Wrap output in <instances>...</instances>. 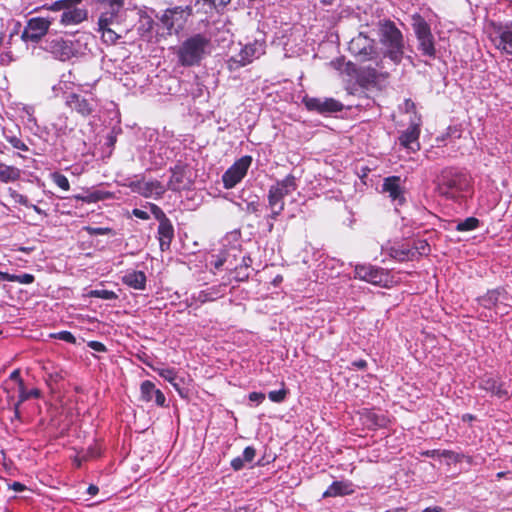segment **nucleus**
<instances>
[{"mask_svg": "<svg viewBox=\"0 0 512 512\" xmlns=\"http://www.w3.org/2000/svg\"><path fill=\"white\" fill-rule=\"evenodd\" d=\"M378 37L383 56L396 65L400 64L404 57L405 42L402 32L395 23L390 20L379 22Z\"/></svg>", "mask_w": 512, "mask_h": 512, "instance_id": "nucleus-1", "label": "nucleus"}, {"mask_svg": "<svg viewBox=\"0 0 512 512\" xmlns=\"http://www.w3.org/2000/svg\"><path fill=\"white\" fill-rule=\"evenodd\" d=\"M471 191V177L464 171L446 168L438 181V192L447 199L458 201Z\"/></svg>", "mask_w": 512, "mask_h": 512, "instance_id": "nucleus-2", "label": "nucleus"}, {"mask_svg": "<svg viewBox=\"0 0 512 512\" xmlns=\"http://www.w3.org/2000/svg\"><path fill=\"white\" fill-rule=\"evenodd\" d=\"M210 37L197 33L184 40L178 47V63L184 67L199 65L207 53Z\"/></svg>", "mask_w": 512, "mask_h": 512, "instance_id": "nucleus-3", "label": "nucleus"}, {"mask_svg": "<svg viewBox=\"0 0 512 512\" xmlns=\"http://www.w3.org/2000/svg\"><path fill=\"white\" fill-rule=\"evenodd\" d=\"M47 9L55 12L56 15L51 18L65 27L78 25L88 17V11L82 6V0H57Z\"/></svg>", "mask_w": 512, "mask_h": 512, "instance_id": "nucleus-4", "label": "nucleus"}, {"mask_svg": "<svg viewBox=\"0 0 512 512\" xmlns=\"http://www.w3.org/2000/svg\"><path fill=\"white\" fill-rule=\"evenodd\" d=\"M266 42L264 39H255L241 47L240 51L231 55L227 60L230 71L237 70L252 63L255 59L265 54Z\"/></svg>", "mask_w": 512, "mask_h": 512, "instance_id": "nucleus-5", "label": "nucleus"}, {"mask_svg": "<svg viewBox=\"0 0 512 512\" xmlns=\"http://www.w3.org/2000/svg\"><path fill=\"white\" fill-rule=\"evenodd\" d=\"M147 207L159 222L157 230L159 245L162 251H166L170 248L171 242L174 238V227L172 222L158 205L149 202L147 203Z\"/></svg>", "mask_w": 512, "mask_h": 512, "instance_id": "nucleus-6", "label": "nucleus"}, {"mask_svg": "<svg viewBox=\"0 0 512 512\" xmlns=\"http://www.w3.org/2000/svg\"><path fill=\"white\" fill-rule=\"evenodd\" d=\"M348 49L355 59L360 62L370 61L378 56L375 40L362 32L349 42Z\"/></svg>", "mask_w": 512, "mask_h": 512, "instance_id": "nucleus-7", "label": "nucleus"}, {"mask_svg": "<svg viewBox=\"0 0 512 512\" xmlns=\"http://www.w3.org/2000/svg\"><path fill=\"white\" fill-rule=\"evenodd\" d=\"M53 23L51 17H32L22 31L21 39L26 43H39Z\"/></svg>", "mask_w": 512, "mask_h": 512, "instance_id": "nucleus-8", "label": "nucleus"}, {"mask_svg": "<svg viewBox=\"0 0 512 512\" xmlns=\"http://www.w3.org/2000/svg\"><path fill=\"white\" fill-rule=\"evenodd\" d=\"M65 103L72 111L82 117L92 116L98 108V101L91 93H70L66 96Z\"/></svg>", "mask_w": 512, "mask_h": 512, "instance_id": "nucleus-9", "label": "nucleus"}, {"mask_svg": "<svg viewBox=\"0 0 512 512\" xmlns=\"http://www.w3.org/2000/svg\"><path fill=\"white\" fill-rule=\"evenodd\" d=\"M413 29L418 40V50L422 55L429 58H435L436 49L434 45V37L431 33L430 26L422 18L418 19L413 24Z\"/></svg>", "mask_w": 512, "mask_h": 512, "instance_id": "nucleus-10", "label": "nucleus"}, {"mask_svg": "<svg viewBox=\"0 0 512 512\" xmlns=\"http://www.w3.org/2000/svg\"><path fill=\"white\" fill-rule=\"evenodd\" d=\"M252 157L249 155L242 156L234 162L222 175L223 186L226 189L235 187L246 176L249 167L252 164Z\"/></svg>", "mask_w": 512, "mask_h": 512, "instance_id": "nucleus-11", "label": "nucleus"}, {"mask_svg": "<svg viewBox=\"0 0 512 512\" xmlns=\"http://www.w3.org/2000/svg\"><path fill=\"white\" fill-rule=\"evenodd\" d=\"M226 292V284H218L207 287L200 291L192 293L187 299L186 304L188 307L198 309L202 305L216 301L222 298Z\"/></svg>", "mask_w": 512, "mask_h": 512, "instance_id": "nucleus-12", "label": "nucleus"}, {"mask_svg": "<svg viewBox=\"0 0 512 512\" xmlns=\"http://www.w3.org/2000/svg\"><path fill=\"white\" fill-rule=\"evenodd\" d=\"M127 187L132 192L137 193L145 198L160 199L166 192V187L158 180L145 181L144 177L130 180Z\"/></svg>", "mask_w": 512, "mask_h": 512, "instance_id": "nucleus-13", "label": "nucleus"}, {"mask_svg": "<svg viewBox=\"0 0 512 512\" xmlns=\"http://www.w3.org/2000/svg\"><path fill=\"white\" fill-rule=\"evenodd\" d=\"M354 278L373 285L385 287L388 283V273L380 267L371 264H357L354 269Z\"/></svg>", "mask_w": 512, "mask_h": 512, "instance_id": "nucleus-14", "label": "nucleus"}, {"mask_svg": "<svg viewBox=\"0 0 512 512\" xmlns=\"http://www.w3.org/2000/svg\"><path fill=\"white\" fill-rule=\"evenodd\" d=\"M171 177L167 183L166 191H181L190 188L193 183L192 173L189 166L183 162H178L170 168Z\"/></svg>", "mask_w": 512, "mask_h": 512, "instance_id": "nucleus-15", "label": "nucleus"}, {"mask_svg": "<svg viewBox=\"0 0 512 512\" xmlns=\"http://www.w3.org/2000/svg\"><path fill=\"white\" fill-rule=\"evenodd\" d=\"M186 11L189 15L191 13V8L189 6H186L185 8L176 6L173 8H168L164 11L160 20L170 34L173 32L177 33L180 29H182L185 22L184 13Z\"/></svg>", "mask_w": 512, "mask_h": 512, "instance_id": "nucleus-16", "label": "nucleus"}, {"mask_svg": "<svg viewBox=\"0 0 512 512\" xmlns=\"http://www.w3.org/2000/svg\"><path fill=\"white\" fill-rule=\"evenodd\" d=\"M490 38L497 49L512 54V22L494 26Z\"/></svg>", "mask_w": 512, "mask_h": 512, "instance_id": "nucleus-17", "label": "nucleus"}, {"mask_svg": "<svg viewBox=\"0 0 512 512\" xmlns=\"http://www.w3.org/2000/svg\"><path fill=\"white\" fill-rule=\"evenodd\" d=\"M41 48L60 61H67L73 57V52L71 46L68 45V40L61 37H49L45 39Z\"/></svg>", "mask_w": 512, "mask_h": 512, "instance_id": "nucleus-18", "label": "nucleus"}, {"mask_svg": "<svg viewBox=\"0 0 512 512\" xmlns=\"http://www.w3.org/2000/svg\"><path fill=\"white\" fill-rule=\"evenodd\" d=\"M479 388L486 391L491 396L507 400L510 398V384L498 378L485 375L479 379Z\"/></svg>", "mask_w": 512, "mask_h": 512, "instance_id": "nucleus-19", "label": "nucleus"}, {"mask_svg": "<svg viewBox=\"0 0 512 512\" xmlns=\"http://www.w3.org/2000/svg\"><path fill=\"white\" fill-rule=\"evenodd\" d=\"M304 103L309 111L320 114H330L343 109V104L333 98H305Z\"/></svg>", "mask_w": 512, "mask_h": 512, "instance_id": "nucleus-20", "label": "nucleus"}, {"mask_svg": "<svg viewBox=\"0 0 512 512\" xmlns=\"http://www.w3.org/2000/svg\"><path fill=\"white\" fill-rule=\"evenodd\" d=\"M140 400L146 403L154 400L155 404L160 407H164L166 403L163 392L149 380L143 381L140 385Z\"/></svg>", "mask_w": 512, "mask_h": 512, "instance_id": "nucleus-21", "label": "nucleus"}, {"mask_svg": "<svg viewBox=\"0 0 512 512\" xmlns=\"http://www.w3.org/2000/svg\"><path fill=\"white\" fill-rule=\"evenodd\" d=\"M382 191L387 193L391 200L397 202V204H403L405 201L404 190L401 186V178L399 176L384 178Z\"/></svg>", "mask_w": 512, "mask_h": 512, "instance_id": "nucleus-22", "label": "nucleus"}, {"mask_svg": "<svg viewBox=\"0 0 512 512\" xmlns=\"http://www.w3.org/2000/svg\"><path fill=\"white\" fill-rule=\"evenodd\" d=\"M420 129L417 125L409 126L399 136V143L409 152H416L420 149L419 143Z\"/></svg>", "mask_w": 512, "mask_h": 512, "instance_id": "nucleus-23", "label": "nucleus"}, {"mask_svg": "<svg viewBox=\"0 0 512 512\" xmlns=\"http://www.w3.org/2000/svg\"><path fill=\"white\" fill-rule=\"evenodd\" d=\"M508 292L504 288L489 290L485 295L478 298V302L486 309H492L498 303L508 301Z\"/></svg>", "mask_w": 512, "mask_h": 512, "instance_id": "nucleus-24", "label": "nucleus"}, {"mask_svg": "<svg viewBox=\"0 0 512 512\" xmlns=\"http://www.w3.org/2000/svg\"><path fill=\"white\" fill-rule=\"evenodd\" d=\"M355 492L354 484L349 480L334 481L323 493V498L351 495Z\"/></svg>", "mask_w": 512, "mask_h": 512, "instance_id": "nucleus-25", "label": "nucleus"}, {"mask_svg": "<svg viewBox=\"0 0 512 512\" xmlns=\"http://www.w3.org/2000/svg\"><path fill=\"white\" fill-rule=\"evenodd\" d=\"M270 189L284 200L285 196L291 194L297 189L296 177L288 174L284 179L277 181Z\"/></svg>", "mask_w": 512, "mask_h": 512, "instance_id": "nucleus-26", "label": "nucleus"}, {"mask_svg": "<svg viewBox=\"0 0 512 512\" xmlns=\"http://www.w3.org/2000/svg\"><path fill=\"white\" fill-rule=\"evenodd\" d=\"M122 280L124 284L136 290H143L146 286V275L143 271L127 272Z\"/></svg>", "mask_w": 512, "mask_h": 512, "instance_id": "nucleus-27", "label": "nucleus"}, {"mask_svg": "<svg viewBox=\"0 0 512 512\" xmlns=\"http://www.w3.org/2000/svg\"><path fill=\"white\" fill-rule=\"evenodd\" d=\"M377 79L378 73L376 69L371 67L361 68L356 74V80L362 87H368L369 85L375 84Z\"/></svg>", "mask_w": 512, "mask_h": 512, "instance_id": "nucleus-28", "label": "nucleus"}, {"mask_svg": "<svg viewBox=\"0 0 512 512\" xmlns=\"http://www.w3.org/2000/svg\"><path fill=\"white\" fill-rule=\"evenodd\" d=\"M21 176V171L15 166H9L0 162V181L9 183L17 181Z\"/></svg>", "mask_w": 512, "mask_h": 512, "instance_id": "nucleus-29", "label": "nucleus"}, {"mask_svg": "<svg viewBox=\"0 0 512 512\" xmlns=\"http://www.w3.org/2000/svg\"><path fill=\"white\" fill-rule=\"evenodd\" d=\"M90 36L87 34H83L79 36L75 40H68V45L71 46V50L73 52V57H78L80 55L85 54L87 50L88 40Z\"/></svg>", "mask_w": 512, "mask_h": 512, "instance_id": "nucleus-30", "label": "nucleus"}, {"mask_svg": "<svg viewBox=\"0 0 512 512\" xmlns=\"http://www.w3.org/2000/svg\"><path fill=\"white\" fill-rule=\"evenodd\" d=\"M390 255L397 261H409L415 259L411 247L405 245L392 247Z\"/></svg>", "mask_w": 512, "mask_h": 512, "instance_id": "nucleus-31", "label": "nucleus"}, {"mask_svg": "<svg viewBox=\"0 0 512 512\" xmlns=\"http://www.w3.org/2000/svg\"><path fill=\"white\" fill-rule=\"evenodd\" d=\"M119 13H120L119 11H116L114 9L106 8V10L101 12V14L99 16L98 26L99 27L112 26L116 22Z\"/></svg>", "mask_w": 512, "mask_h": 512, "instance_id": "nucleus-32", "label": "nucleus"}, {"mask_svg": "<svg viewBox=\"0 0 512 512\" xmlns=\"http://www.w3.org/2000/svg\"><path fill=\"white\" fill-rule=\"evenodd\" d=\"M235 204L238 206V208L241 211L251 213V214L257 215L261 210V204L256 196H255L254 200H251V201L243 200L242 202H235Z\"/></svg>", "mask_w": 512, "mask_h": 512, "instance_id": "nucleus-33", "label": "nucleus"}, {"mask_svg": "<svg viewBox=\"0 0 512 512\" xmlns=\"http://www.w3.org/2000/svg\"><path fill=\"white\" fill-rule=\"evenodd\" d=\"M1 275H2V279L4 281L18 282L20 284H31L35 280L34 276L29 273H23L20 275L8 273V274H1Z\"/></svg>", "mask_w": 512, "mask_h": 512, "instance_id": "nucleus-34", "label": "nucleus"}, {"mask_svg": "<svg viewBox=\"0 0 512 512\" xmlns=\"http://www.w3.org/2000/svg\"><path fill=\"white\" fill-rule=\"evenodd\" d=\"M480 226L479 219L475 217H468L462 221H459L456 225V230L459 232L473 231Z\"/></svg>", "mask_w": 512, "mask_h": 512, "instance_id": "nucleus-35", "label": "nucleus"}, {"mask_svg": "<svg viewBox=\"0 0 512 512\" xmlns=\"http://www.w3.org/2000/svg\"><path fill=\"white\" fill-rule=\"evenodd\" d=\"M415 258L423 255H428L430 252V246L424 239H418L414 241L413 247H411Z\"/></svg>", "mask_w": 512, "mask_h": 512, "instance_id": "nucleus-36", "label": "nucleus"}, {"mask_svg": "<svg viewBox=\"0 0 512 512\" xmlns=\"http://www.w3.org/2000/svg\"><path fill=\"white\" fill-rule=\"evenodd\" d=\"M88 296L91 298H100L104 300H115L118 298V295L111 290L106 289H94L89 291Z\"/></svg>", "mask_w": 512, "mask_h": 512, "instance_id": "nucleus-37", "label": "nucleus"}, {"mask_svg": "<svg viewBox=\"0 0 512 512\" xmlns=\"http://www.w3.org/2000/svg\"><path fill=\"white\" fill-rule=\"evenodd\" d=\"M52 181L61 189L68 191L70 189V183L68 178L60 173V172H54L51 174Z\"/></svg>", "mask_w": 512, "mask_h": 512, "instance_id": "nucleus-38", "label": "nucleus"}, {"mask_svg": "<svg viewBox=\"0 0 512 512\" xmlns=\"http://www.w3.org/2000/svg\"><path fill=\"white\" fill-rule=\"evenodd\" d=\"M99 31L102 33L104 42L114 44L119 38V35L110 27H99Z\"/></svg>", "mask_w": 512, "mask_h": 512, "instance_id": "nucleus-39", "label": "nucleus"}, {"mask_svg": "<svg viewBox=\"0 0 512 512\" xmlns=\"http://www.w3.org/2000/svg\"><path fill=\"white\" fill-rule=\"evenodd\" d=\"M204 5L209 7V11L216 10L217 12L222 11L231 0H201Z\"/></svg>", "mask_w": 512, "mask_h": 512, "instance_id": "nucleus-40", "label": "nucleus"}, {"mask_svg": "<svg viewBox=\"0 0 512 512\" xmlns=\"http://www.w3.org/2000/svg\"><path fill=\"white\" fill-rule=\"evenodd\" d=\"M40 397V390L39 389H31L27 391L24 386L20 388L19 391V403H23L27 401L30 398H39Z\"/></svg>", "mask_w": 512, "mask_h": 512, "instance_id": "nucleus-41", "label": "nucleus"}, {"mask_svg": "<svg viewBox=\"0 0 512 512\" xmlns=\"http://www.w3.org/2000/svg\"><path fill=\"white\" fill-rule=\"evenodd\" d=\"M4 135L6 140L13 146V148L21 151H28V146L23 141H21L17 136L8 135L6 131H4Z\"/></svg>", "mask_w": 512, "mask_h": 512, "instance_id": "nucleus-42", "label": "nucleus"}, {"mask_svg": "<svg viewBox=\"0 0 512 512\" xmlns=\"http://www.w3.org/2000/svg\"><path fill=\"white\" fill-rule=\"evenodd\" d=\"M287 394H288V390L285 389V388H282L280 390H274V391H270L268 393V398L272 401V402H275V403H282L286 397H287Z\"/></svg>", "mask_w": 512, "mask_h": 512, "instance_id": "nucleus-43", "label": "nucleus"}, {"mask_svg": "<svg viewBox=\"0 0 512 512\" xmlns=\"http://www.w3.org/2000/svg\"><path fill=\"white\" fill-rule=\"evenodd\" d=\"M50 337L54 338V339H59V340H62V341H65V342L71 343V344L76 343L75 336L69 331H60V332H56V333H51Z\"/></svg>", "mask_w": 512, "mask_h": 512, "instance_id": "nucleus-44", "label": "nucleus"}, {"mask_svg": "<svg viewBox=\"0 0 512 512\" xmlns=\"http://www.w3.org/2000/svg\"><path fill=\"white\" fill-rule=\"evenodd\" d=\"M157 372L160 377H162L169 383H173L176 380H178L177 374L174 369H171V368L158 369Z\"/></svg>", "mask_w": 512, "mask_h": 512, "instance_id": "nucleus-45", "label": "nucleus"}, {"mask_svg": "<svg viewBox=\"0 0 512 512\" xmlns=\"http://www.w3.org/2000/svg\"><path fill=\"white\" fill-rule=\"evenodd\" d=\"M107 197H108L107 192L94 191V192H91L90 194H88L87 196H85V198H81V200L84 202H87V203H93V202H97L100 200H104Z\"/></svg>", "mask_w": 512, "mask_h": 512, "instance_id": "nucleus-46", "label": "nucleus"}, {"mask_svg": "<svg viewBox=\"0 0 512 512\" xmlns=\"http://www.w3.org/2000/svg\"><path fill=\"white\" fill-rule=\"evenodd\" d=\"M9 194L16 203H19L26 207H30V202H29L27 196L20 194L19 192H17L16 190H13L12 188H9Z\"/></svg>", "mask_w": 512, "mask_h": 512, "instance_id": "nucleus-47", "label": "nucleus"}, {"mask_svg": "<svg viewBox=\"0 0 512 512\" xmlns=\"http://www.w3.org/2000/svg\"><path fill=\"white\" fill-rule=\"evenodd\" d=\"M87 231L90 235H114V231L110 227H88Z\"/></svg>", "mask_w": 512, "mask_h": 512, "instance_id": "nucleus-48", "label": "nucleus"}, {"mask_svg": "<svg viewBox=\"0 0 512 512\" xmlns=\"http://www.w3.org/2000/svg\"><path fill=\"white\" fill-rule=\"evenodd\" d=\"M267 200H268V207H271L273 205L279 204L280 202H283L284 200L279 196V194H276L274 191H272L270 188L268 190L267 194Z\"/></svg>", "mask_w": 512, "mask_h": 512, "instance_id": "nucleus-49", "label": "nucleus"}, {"mask_svg": "<svg viewBox=\"0 0 512 512\" xmlns=\"http://www.w3.org/2000/svg\"><path fill=\"white\" fill-rule=\"evenodd\" d=\"M256 455V450L252 446H248L244 449L242 458L246 463H251Z\"/></svg>", "mask_w": 512, "mask_h": 512, "instance_id": "nucleus-50", "label": "nucleus"}, {"mask_svg": "<svg viewBox=\"0 0 512 512\" xmlns=\"http://www.w3.org/2000/svg\"><path fill=\"white\" fill-rule=\"evenodd\" d=\"M124 6V0H107V8L121 11Z\"/></svg>", "mask_w": 512, "mask_h": 512, "instance_id": "nucleus-51", "label": "nucleus"}, {"mask_svg": "<svg viewBox=\"0 0 512 512\" xmlns=\"http://www.w3.org/2000/svg\"><path fill=\"white\" fill-rule=\"evenodd\" d=\"M245 464H246V462L243 460V458L241 456H238V457L232 459V461H231V467L235 471H239V470L243 469Z\"/></svg>", "mask_w": 512, "mask_h": 512, "instance_id": "nucleus-52", "label": "nucleus"}, {"mask_svg": "<svg viewBox=\"0 0 512 512\" xmlns=\"http://www.w3.org/2000/svg\"><path fill=\"white\" fill-rule=\"evenodd\" d=\"M249 400L260 404L265 400V394L262 392H251L249 394Z\"/></svg>", "mask_w": 512, "mask_h": 512, "instance_id": "nucleus-53", "label": "nucleus"}, {"mask_svg": "<svg viewBox=\"0 0 512 512\" xmlns=\"http://www.w3.org/2000/svg\"><path fill=\"white\" fill-rule=\"evenodd\" d=\"M88 347L96 352H105L107 350L106 346L99 341H90L88 343Z\"/></svg>", "mask_w": 512, "mask_h": 512, "instance_id": "nucleus-54", "label": "nucleus"}, {"mask_svg": "<svg viewBox=\"0 0 512 512\" xmlns=\"http://www.w3.org/2000/svg\"><path fill=\"white\" fill-rule=\"evenodd\" d=\"M132 214L139 218V219H142V220H148L150 218V215L148 212L144 211V210H141L139 208H134L132 210Z\"/></svg>", "mask_w": 512, "mask_h": 512, "instance_id": "nucleus-55", "label": "nucleus"}, {"mask_svg": "<svg viewBox=\"0 0 512 512\" xmlns=\"http://www.w3.org/2000/svg\"><path fill=\"white\" fill-rule=\"evenodd\" d=\"M245 271L246 270H244V268L237 266L235 279L237 281H244L245 279H247L249 277V274L246 273Z\"/></svg>", "mask_w": 512, "mask_h": 512, "instance_id": "nucleus-56", "label": "nucleus"}, {"mask_svg": "<svg viewBox=\"0 0 512 512\" xmlns=\"http://www.w3.org/2000/svg\"><path fill=\"white\" fill-rule=\"evenodd\" d=\"M8 488L14 490L15 492H22L26 490V486L20 482L8 483Z\"/></svg>", "mask_w": 512, "mask_h": 512, "instance_id": "nucleus-57", "label": "nucleus"}, {"mask_svg": "<svg viewBox=\"0 0 512 512\" xmlns=\"http://www.w3.org/2000/svg\"><path fill=\"white\" fill-rule=\"evenodd\" d=\"M10 379L11 380H14V381H17L19 383V386L20 388L22 386H24V383H23V380L21 379L20 377V372L19 370H14L11 374H10Z\"/></svg>", "mask_w": 512, "mask_h": 512, "instance_id": "nucleus-58", "label": "nucleus"}, {"mask_svg": "<svg viewBox=\"0 0 512 512\" xmlns=\"http://www.w3.org/2000/svg\"><path fill=\"white\" fill-rule=\"evenodd\" d=\"M252 263V259L249 256H243L242 263L239 267L244 268V270H247Z\"/></svg>", "mask_w": 512, "mask_h": 512, "instance_id": "nucleus-59", "label": "nucleus"}, {"mask_svg": "<svg viewBox=\"0 0 512 512\" xmlns=\"http://www.w3.org/2000/svg\"><path fill=\"white\" fill-rule=\"evenodd\" d=\"M285 207V202H280L279 204L273 205L271 207H268L270 211H277L278 213H282Z\"/></svg>", "mask_w": 512, "mask_h": 512, "instance_id": "nucleus-60", "label": "nucleus"}, {"mask_svg": "<svg viewBox=\"0 0 512 512\" xmlns=\"http://www.w3.org/2000/svg\"><path fill=\"white\" fill-rule=\"evenodd\" d=\"M12 61V57L9 53L1 54L0 63L3 65L9 64Z\"/></svg>", "mask_w": 512, "mask_h": 512, "instance_id": "nucleus-61", "label": "nucleus"}, {"mask_svg": "<svg viewBox=\"0 0 512 512\" xmlns=\"http://www.w3.org/2000/svg\"><path fill=\"white\" fill-rule=\"evenodd\" d=\"M352 365L358 369H365L367 367V362L363 359L356 360L352 363Z\"/></svg>", "mask_w": 512, "mask_h": 512, "instance_id": "nucleus-62", "label": "nucleus"}, {"mask_svg": "<svg viewBox=\"0 0 512 512\" xmlns=\"http://www.w3.org/2000/svg\"><path fill=\"white\" fill-rule=\"evenodd\" d=\"M421 512H443V508L440 506H432L423 509Z\"/></svg>", "mask_w": 512, "mask_h": 512, "instance_id": "nucleus-63", "label": "nucleus"}, {"mask_svg": "<svg viewBox=\"0 0 512 512\" xmlns=\"http://www.w3.org/2000/svg\"><path fill=\"white\" fill-rule=\"evenodd\" d=\"M87 491L90 495H96L99 491V488L95 485H90Z\"/></svg>", "mask_w": 512, "mask_h": 512, "instance_id": "nucleus-64", "label": "nucleus"}]
</instances>
